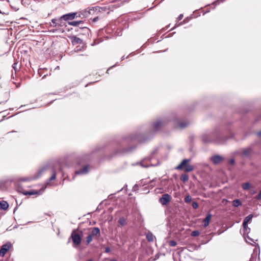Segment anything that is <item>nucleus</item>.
Returning a JSON list of instances; mask_svg holds the SVG:
<instances>
[{"label":"nucleus","mask_w":261,"mask_h":261,"mask_svg":"<svg viewBox=\"0 0 261 261\" xmlns=\"http://www.w3.org/2000/svg\"><path fill=\"white\" fill-rule=\"evenodd\" d=\"M256 198L257 200H261V190L259 191L258 194L256 196Z\"/></svg>","instance_id":"473e14b6"},{"label":"nucleus","mask_w":261,"mask_h":261,"mask_svg":"<svg viewBox=\"0 0 261 261\" xmlns=\"http://www.w3.org/2000/svg\"><path fill=\"white\" fill-rule=\"evenodd\" d=\"M257 135L258 137L260 136H261V131L258 132V133H257Z\"/></svg>","instance_id":"a19ab883"},{"label":"nucleus","mask_w":261,"mask_h":261,"mask_svg":"<svg viewBox=\"0 0 261 261\" xmlns=\"http://www.w3.org/2000/svg\"><path fill=\"white\" fill-rule=\"evenodd\" d=\"M253 217V215L252 214H250L247 216L244 220L243 226H245L246 224H248V223L251 221Z\"/></svg>","instance_id":"4468645a"},{"label":"nucleus","mask_w":261,"mask_h":261,"mask_svg":"<svg viewBox=\"0 0 261 261\" xmlns=\"http://www.w3.org/2000/svg\"><path fill=\"white\" fill-rule=\"evenodd\" d=\"M138 187V185H135L134 187H133V189L134 190H135L136 189H137Z\"/></svg>","instance_id":"ea45409f"},{"label":"nucleus","mask_w":261,"mask_h":261,"mask_svg":"<svg viewBox=\"0 0 261 261\" xmlns=\"http://www.w3.org/2000/svg\"><path fill=\"white\" fill-rule=\"evenodd\" d=\"M56 175H56V172L55 171H54L53 172V174H52L51 176L49 178H48V179L47 180L46 184L47 185H49V182L50 181L56 179Z\"/></svg>","instance_id":"6ab92c4d"},{"label":"nucleus","mask_w":261,"mask_h":261,"mask_svg":"<svg viewBox=\"0 0 261 261\" xmlns=\"http://www.w3.org/2000/svg\"><path fill=\"white\" fill-rule=\"evenodd\" d=\"M229 163L230 164H233L234 163V160L232 159H230L229 161Z\"/></svg>","instance_id":"c9c22d12"},{"label":"nucleus","mask_w":261,"mask_h":261,"mask_svg":"<svg viewBox=\"0 0 261 261\" xmlns=\"http://www.w3.org/2000/svg\"><path fill=\"white\" fill-rule=\"evenodd\" d=\"M192 200V198L190 195H187L185 198V201L186 203H190Z\"/></svg>","instance_id":"bb28decb"},{"label":"nucleus","mask_w":261,"mask_h":261,"mask_svg":"<svg viewBox=\"0 0 261 261\" xmlns=\"http://www.w3.org/2000/svg\"><path fill=\"white\" fill-rule=\"evenodd\" d=\"M211 217L212 215L211 214H208L206 217L203 219V223L204 227H206L208 225Z\"/></svg>","instance_id":"f8f14e48"},{"label":"nucleus","mask_w":261,"mask_h":261,"mask_svg":"<svg viewBox=\"0 0 261 261\" xmlns=\"http://www.w3.org/2000/svg\"><path fill=\"white\" fill-rule=\"evenodd\" d=\"M56 19H52V22L53 23L56 24Z\"/></svg>","instance_id":"79ce46f5"},{"label":"nucleus","mask_w":261,"mask_h":261,"mask_svg":"<svg viewBox=\"0 0 261 261\" xmlns=\"http://www.w3.org/2000/svg\"><path fill=\"white\" fill-rule=\"evenodd\" d=\"M23 194L25 195H35V194H39V192L32 190V191L24 192L23 193Z\"/></svg>","instance_id":"aec40b11"},{"label":"nucleus","mask_w":261,"mask_h":261,"mask_svg":"<svg viewBox=\"0 0 261 261\" xmlns=\"http://www.w3.org/2000/svg\"><path fill=\"white\" fill-rule=\"evenodd\" d=\"M167 123V120L165 119L163 120H159L153 124V128L155 131H157Z\"/></svg>","instance_id":"423d86ee"},{"label":"nucleus","mask_w":261,"mask_h":261,"mask_svg":"<svg viewBox=\"0 0 261 261\" xmlns=\"http://www.w3.org/2000/svg\"><path fill=\"white\" fill-rule=\"evenodd\" d=\"M100 233V231L99 228L98 227H94L92 229L90 234L94 237V236H99Z\"/></svg>","instance_id":"ddd939ff"},{"label":"nucleus","mask_w":261,"mask_h":261,"mask_svg":"<svg viewBox=\"0 0 261 261\" xmlns=\"http://www.w3.org/2000/svg\"><path fill=\"white\" fill-rule=\"evenodd\" d=\"M119 223L121 225H124L125 223V220L123 218H121L119 220Z\"/></svg>","instance_id":"c85d7f7f"},{"label":"nucleus","mask_w":261,"mask_h":261,"mask_svg":"<svg viewBox=\"0 0 261 261\" xmlns=\"http://www.w3.org/2000/svg\"><path fill=\"white\" fill-rule=\"evenodd\" d=\"M110 250H110V248H109V247H107V248H106V249H105V252H106V253H109V252L110 251Z\"/></svg>","instance_id":"e433bc0d"},{"label":"nucleus","mask_w":261,"mask_h":261,"mask_svg":"<svg viewBox=\"0 0 261 261\" xmlns=\"http://www.w3.org/2000/svg\"><path fill=\"white\" fill-rule=\"evenodd\" d=\"M182 17H183V15L182 14H180L178 17V19L179 20L181 19L182 18Z\"/></svg>","instance_id":"58836bf2"},{"label":"nucleus","mask_w":261,"mask_h":261,"mask_svg":"<svg viewBox=\"0 0 261 261\" xmlns=\"http://www.w3.org/2000/svg\"><path fill=\"white\" fill-rule=\"evenodd\" d=\"M47 169V167H43V168H42L41 169H40L38 172L37 173V174L35 175V176H31L30 177H29V178H22L21 179V181H29V180H34V179H36L37 178H38V177H39L42 173L44 171H45Z\"/></svg>","instance_id":"20e7f679"},{"label":"nucleus","mask_w":261,"mask_h":261,"mask_svg":"<svg viewBox=\"0 0 261 261\" xmlns=\"http://www.w3.org/2000/svg\"><path fill=\"white\" fill-rule=\"evenodd\" d=\"M140 165L143 167H148L149 165H144L142 163H140Z\"/></svg>","instance_id":"4c0bfd02"},{"label":"nucleus","mask_w":261,"mask_h":261,"mask_svg":"<svg viewBox=\"0 0 261 261\" xmlns=\"http://www.w3.org/2000/svg\"><path fill=\"white\" fill-rule=\"evenodd\" d=\"M98 17H95V18H94L93 20L94 21H96L97 20H98Z\"/></svg>","instance_id":"37998d69"},{"label":"nucleus","mask_w":261,"mask_h":261,"mask_svg":"<svg viewBox=\"0 0 261 261\" xmlns=\"http://www.w3.org/2000/svg\"><path fill=\"white\" fill-rule=\"evenodd\" d=\"M211 160L214 164H218L222 161L223 158L219 155H215L212 156Z\"/></svg>","instance_id":"9d476101"},{"label":"nucleus","mask_w":261,"mask_h":261,"mask_svg":"<svg viewBox=\"0 0 261 261\" xmlns=\"http://www.w3.org/2000/svg\"><path fill=\"white\" fill-rule=\"evenodd\" d=\"M9 207V204L7 202L3 201L0 202V208L2 210H6Z\"/></svg>","instance_id":"2eb2a0df"},{"label":"nucleus","mask_w":261,"mask_h":261,"mask_svg":"<svg viewBox=\"0 0 261 261\" xmlns=\"http://www.w3.org/2000/svg\"><path fill=\"white\" fill-rule=\"evenodd\" d=\"M191 159H184L182 161L180 164H179L176 168L177 170H184L185 172H189L193 170L194 168L192 166L189 164L191 161Z\"/></svg>","instance_id":"f257e3e1"},{"label":"nucleus","mask_w":261,"mask_h":261,"mask_svg":"<svg viewBox=\"0 0 261 261\" xmlns=\"http://www.w3.org/2000/svg\"><path fill=\"white\" fill-rule=\"evenodd\" d=\"M34 1H35V2H40V0H34Z\"/></svg>","instance_id":"c03bdc74"},{"label":"nucleus","mask_w":261,"mask_h":261,"mask_svg":"<svg viewBox=\"0 0 261 261\" xmlns=\"http://www.w3.org/2000/svg\"><path fill=\"white\" fill-rule=\"evenodd\" d=\"M232 205L235 207H238L241 205V202L239 199H235L232 202Z\"/></svg>","instance_id":"4be33fe9"},{"label":"nucleus","mask_w":261,"mask_h":261,"mask_svg":"<svg viewBox=\"0 0 261 261\" xmlns=\"http://www.w3.org/2000/svg\"><path fill=\"white\" fill-rule=\"evenodd\" d=\"M11 246L12 245L10 242L3 245L0 249V256H4Z\"/></svg>","instance_id":"0eeeda50"},{"label":"nucleus","mask_w":261,"mask_h":261,"mask_svg":"<svg viewBox=\"0 0 261 261\" xmlns=\"http://www.w3.org/2000/svg\"><path fill=\"white\" fill-rule=\"evenodd\" d=\"M169 244L170 246L173 247L176 245V242L174 241H170Z\"/></svg>","instance_id":"7c9ffc66"},{"label":"nucleus","mask_w":261,"mask_h":261,"mask_svg":"<svg viewBox=\"0 0 261 261\" xmlns=\"http://www.w3.org/2000/svg\"><path fill=\"white\" fill-rule=\"evenodd\" d=\"M89 171V166H86L83 168L76 171L75 172L76 174H85L88 173Z\"/></svg>","instance_id":"9b49d317"},{"label":"nucleus","mask_w":261,"mask_h":261,"mask_svg":"<svg viewBox=\"0 0 261 261\" xmlns=\"http://www.w3.org/2000/svg\"><path fill=\"white\" fill-rule=\"evenodd\" d=\"M214 141L217 143H223L224 142L223 141L220 140H215Z\"/></svg>","instance_id":"f704fd0d"},{"label":"nucleus","mask_w":261,"mask_h":261,"mask_svg":"<svg viewBox=\"0 0 261 261\" xmlns=\"http://www.w3.org/2000/svg\"><path fill=\"white\" fill-rule=\"evenodd\" d=\"M248 224H246L245 226H243V233L245 239L248 243H251L250 242L254 243L253 240L248 236V234L250 231V228L247 226Z\"/></svg>","instance_id":"7ed1b4c3"},{"label":"nucleus","mask_w":261,"mask_h":261,"mask_svg":"<svg viewBox=\"0 0 261 261\" xmlns=\"http://www.w3.org/2000/svg\"><path fill=\"white\" fill-rule=\"evenodd\" d=\"M189 125V122L185 121V122H178V126L177 127L179 128H184L186 127H187Z\"/></svg>","instance_id":"f3484780"},{"label":"nucleus","mask_w":261,"mask_h":261,"mask_svg":"<svg viewBox=\"0 0 261 261\" xmlns=\"http://www.w3.org/2000/svg\"><path fill=\"white\" fill-rule=\"evenodd\" d=\"M200 234V232L198 230H194L191 233L192 237L198 236Z\"/></svg>","instance_id":"cd10ccee"},{"label":"nucleus","mask_w":261,"mask_h":261,"mask_svg":"<svg viewBox=\"0 0 261 261\" xmlns=\"http://www.w3.org/2000/svg\"><path fill=\"white\" fill-rule=\"evenodd\" d=\"M72 42L73 43H81L82 42V40L78 37H73Z\"/></svg>","instance_id":"b1692460"},{"label":"nucleus","mask_w":261,"mask_h":261,"mask_svg":"<svg viewBox=\"0 0 261 261\" xmlns=\"http://www.w3.org/2000/svg\"><path fill=\"white\" fill-rule=\"evenodd\" d=\"M205 136H206L205 135H204L203 136H202V140L204 142H210L213 140V139L212 138H211V139L205 138Z\"/></svg>","instance_id":"c756f323"},{"label":"nucleus","mask_w":261,"mask_h":261,"mask_svg":"<svg viewBox=\"0 0 261 261\" xmlns=\"http://www.w3.org/2000/svg\"><path fill=\"white\" fill-rule=\"evenodd\" d=\"M76 14L77 13L75 12L70 13L68 14L63 15L61 17V18L65 20H72L75 17Z\"/></svg>","instance_id":"1a4fd4ad"},{"label":"nucleus","mask_w":261,"mask_h":261,"mask_svg":"<svg viewBox=\"0 0 261 261\" xmlns=\"http://www.w3.org/2000/svg\"><path fill=\"white\" fill-rule=\"evenodd\" d=\"M146 239L147 240L149 241V242H153V240H154V236L153 234H152V232H150V231H148L146 234Z\"/></svg>","instance_id":"dca6fc26"},{"label":"nucleus","mask_w":261,"mask_h":261,"mask_svg":"<svg viewBox=\"0 0 261 261\" xmlns=\"http://www.w3.org/2000/svg\"><path fill=\"white\" fill-rule=\"evenodd\" d=\"M93 237L91 236L90 234L88 235V236L86 238V244H89L93 240Z\"/></svg>","instance_id":"a878e982"},{"label":"nucleus","mask_w":261,"mask_h":261,"mask_svg":"<svg viewBox=\"0 0 261 261\" xmlns=\"http://www.w3.org/2000/svg\"><path fill=\"white\" fill-rule=\"evenodd\" d=\"M110 261H116L115 259H111Z\"/></svg>","instance_id":"49530a36"},{"label":"nucleus","mask_w":261,"mask_h":261,"mask_svg":"<svg viewBox=\"0 0 261 261\" xmlns=\"http://www.w3.org/2000/svg\"><path fill=\"white\" fill-rule=\"evenodd\" d=\"M83 23V21L79 20V21H72L68 22V24L72 26H77L80 24Z\"/></svg>","instance_id":"a211bd4d"},{"label":"nucleus","mask_w":261,"mask_h":261,"mask_svg":"<svg viewBox=\"0 0 261 261\" xmlns=\"http://www.w3.org/2000/svg\"><path fill=\"white\" fill-rule=\"evenodd\" d=\"M124 58H124V56H123V57H122V58H121L122 60H124Z\"/></svg>","instance_id":"a18cd8bd"},{"label":"nucleus","mask_w":261,"mask_h":261,"mask_svg":"<svg viewBox=\"0 0 261 261\" xmlns=\"http://www.w3.org/2000/svg\"><path fill=\"white\" fill-rule=\"evenodd\" d=\"M88 261H93V260L91 259V260H89Z\"/></svg>","instance_id":"de8ad7c7"},{"label":"nucleus","mask_w":261,"mask_h":261,"mask_svg":"<svg viewBox=\"0 0 261 261\" xmlns=\"http://www.w3.org/2000/svg\"><path fill=\"white\" fill-rule=\"evenodd\" d=\"M208 136L211 137H216L217 138H219L220 137V135L217 132H212L210 134H208Z\"/></svg>","instance_id":"412c9836"},{"label":"nucleus","mask_w":261,"mask_h":261,"mask_svg":"<svg viewBox=\"0 0 261 261\" xmlns=\"http://www.w3.org/2000/svg\"><path fill=\"white\" fill-rule=\"evenodd\" d=\"M172 199V197L168 194H164L159 199V202L163 205L167 204Z\"/></svg>","instance_id":"39448f33"},{"label":"nucleus","mask_w":261,"mask_h":261,"mask_svg":"<svg viewBox=\"0 0 261 261\" xmlns=\"http://www.w3.org/2000/svg\"><path fill=\"white\" fill-rule=\"evenodd\" d=\"M225 0H217L216 2H214L213 4H216V3H218V4H219L220 3H222L223 2H224Z\"/></svg>","instance_id":"72a5a7b5"},{"label":"nucleus","mask_w":261,"mask_h":261,"mask_svg":"<svg viewBox=\"0 0 261 261\" xmlns=\"http://www.w3.org/2000/svg\"><path fill=\"white\" fill-rule=\"evenodd\" d=\"M252 152L253 150L251 147L249 146L242 149V155L245 157L248 158L251 155Z\"/></svg>","instance_id":"6e6552de"},{"label":"nucleus","mask_w":261,"mask_h":261,"mask_svg":"<svg viewBox=\"0 0 261 261\" xmlns=\"http://www.w3.org/2000/svg\"><path fill=\"white\" fill-rule=\"evenodd\" d=\"M192 206L194 209H196L198 207V204L196 202H193L192 203Z\"/></svg>","instance_id":"2f4dec72"},{"label":"nucleus","mask_w":261,"mask_h":261,"mask_svg":"<svg viewBox=\"0 0 261 261\" xmlns=\"http://www.w3.org/2000/svg\"><path fill=\"white\" fill-rule=\"evenodd\" d=\"M71 238L73 242V246L75 248L79 246L82 241V238L80 234L75 233V230H73L71 233Z\"/></svg>","instance_id":"f03ea898"},{"label":"nucleus","mask_w":261,"mask_h":261,"mask_svg":"<svg viewBox=\"0 0 261 261\" xmlns=\"http://www.w3.org/2000/svg\"><path fill=\"white\" fill-rule=\"evenodd\" d=\"M180 179L182 181L186 182L188 180V176L186 174H182L180 176Z\"/></svg>","instance_id":"393cba45"},{"label":"nucleus","mask_w":261,"mask_h":261,"mask_svg":"<svg viewBox=\"0 0 261 261\" xmlns=\"http://www.w3.org/2000/svg\"><path fill=\"white\" fill-rule=\"evenodd\" d=\"M242 187L244 190H247L250 189V185L249 182H245L243 184Z\"/></svg>","instance_id":"5701e85b"}]
</instances>
